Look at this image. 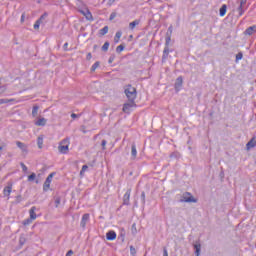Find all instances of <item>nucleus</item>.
I'll use <instances>...</instances> for the list:
<instances>
[{
  "mask_svg": "<svg viewBox=\"0 0 256 256\" xmlns=\"http://www.w3.org/2000/svg\"><path fill=\"white\" fill-rule=\"evenodd\" d=\"M124 93L128 101H135V99H137V89L133 87L131 84L125 86Z\"/></svg>",
  "mask_w": 256,
  "mask_h": 256,
  "instance_id": "f257e3e1",
  "label": "nucleus"
},
{
  "mask_svg": "<svg viewBox=\"0 0 256 256\" xmlns=\"http://www.w3.org/2000/svg\"><path fill=\"white\" fill-rule=\"evenodd\" d=\"M69 138L63 139L59 146H58V151H60V153H62V155H67V153L69 152Z\"/></svg>",
  "mask_w": 256,
  "mask_h": 256,
  "instance_id": "f03ea898",
  "label": "nucleus"
},
{
  "mask_svg": "<svg viewBox=\"0 0 256 256\" xmlns=\"http://www.w3.org/2000/svg\"><path fill=\"white\" fill-rule=\"evenodd\" d=\"M180 203H197V199H195L193 195H191V192H185L182 194Z\"/></svg>",
  "mask_w": 256,
  "mask_h": 256,
  "instance_id": "7ed1b4c3",
  "label": "nucleus"
},
{
  "mask_svg": "<svg viewBox=\"0 0 256 256\" xmlns=\"http://www.w3.org/2000/svg\"><path fill=\"white\" fill-rule=\"evenodd\" d=\"M171 43V35L166 37L165 47L163 50L162 61H167V57H169V44Z\"/></svg>",
  "mask_w": 256,
  "mask_h": 256,
  "instance_id": "20e7f679",
  "label": "nucleus"
},
{
  "mask_svg": "<svg viewBox=\"0 0 256 256\" xmlns=\"http://www.w3.org/2000/svg\"><path fill=\"white\" fill-rule=\"evenodd\" d=\"M133 107H137V104H135V101L128 100V103H125L123 105L122 111L124 113H131V111L133 110Z\"/></svg>",
  "mask_w": 256,
  "mask_h": 256,
  "instance_id": "39448f33",
  "label": "nucleus"
},
{
  "mask_svg": "<svg viewBox=\"0 0 256 256\" xmlns=\"http://www.w3.org/2000/svg\"><path fill=\"white\" fill-rule=\"evenodd\" d=\"M53 177H55V172L50 173L46 178L43 185V191H49V188L51 187V181H53Z\"/></svg>",
  "mask_w": 256,
  "mask_h": 256,
  "instance_id": "423d86ee",
  "label": "nucleus"
},
{
  "mask_svg": "<svg viewBox=\"0 0 256 256\" xmlns=\"http://www.w3.org/2000/svg\"><path fill=\"white\" fill-rule=\"evenodd\" d=\"M12 191H13V182L9 181V182H7V186H5L3 189L4 197H9V195H11Z\"/></svg>",
  "mask_w": 256,
  "mask_h": 256,
  "instance_id": "0eeeda50",
  "label": "nucleus"
},
{
  "mask_svg": "<svg viewBox=\"0 0 256 256\" xmlns=\"http://www.w3.org/2000/svg\"><path fill=\"white\" fill-rule=\"evenodd\" d=\"M106 239L108 241H115V239H117V233H115V231L110 230L106 233Z\"/></svg>",
  "mask_w": 256,
  "mask_h": 256,
  "instance_id": "6e6552de",
  "label": "nucleus"
},
{
  "mask_svg": "<svg viewBox=\"0 0 256 256\" xmlns=\"http://www.w3.org/2000/svg\"><path fill=\"white\" fill-rule=\"evenodd\" d=\"M129 199H131V189H128L123 196V205H129Z\"/></svg>",
  "mask_w": 256,
  "mask_h": 256,
  "instance_id": "1a4fd4ad",
  "label": "nucleus"
},
{
  "mask_svg": "<svg viewBox=\"0 0 256 256\" xmlns=\"http://www.w3.org/2000/svg\"><path fill=\"white\" fill-rule=\"evenodd\" d=\"M254 147H256V138L255 137L250 139V141L246 144L247 151H251V149H253Z\"/></svg>",
  "mask_w": 256,
  "mask_h": 256,
  "instance_id": "9d476101",
  "label": "nucleus"
},
{
  "mask_svg": "<svg viewBox=\"0 0 256 256\" xmlns=\"http://www.w3.org/2000/svg\"><path fill=\"white\" fill-rule=\"evenodd\" d=\"M16 145L19 149H21L22 153H28L29 150H27V144L21 142V141H17Z\"/></svg>",
  "mask_w": 256,
  "mask_h": 256,
  "instance_id": "9b49d317",
  "label": "nucleus"
},
{
  "mask_svg": "<svg viewBox=\"0 0 256 256\" xmlns=\"http://www.w3.org/2000/svg\"><path fill=\"white\" fill-rule=\"evenodd\" d=\"M254 33H256V25L250 26L248 27L245 31H244V35H253Z\"/></svg>",
  "mask_w": 256,
  "mask_h": 256,
  "instance_id": "f8f14e48",
  "label": "nucleus"
},
{
  "mask_svg": "<svg viewBox=\"0 0 256 256\" xmlns=\"http://www.w3.org/2000/svg\"><path fill=\"white\" fill-rule=\"evenodd\" d=\"M87 221H89V214H84L82 216V220L80 222V227H82L83 229H85V226L87 225Z\"/></svg>",
  "mask_w": 256,
  "mask_h": 256,
  "instance_id": "ddd939ff",
  "label": "nucleus"
},
{
  "mask_svg": "<svg viewBox=\"0 0 256 256\" xmlns=\"http://www.w3.org/2000/svg\"><path fill=\"white\" fill-rule=\"evenodd\" d=\"M35 125L37 127H45V125H47V119L45 118H39L36 122Z\"/></svg>",
  "mask_w": 256,
  "mask_h": 256,
  "instance_id": "4468645a",
  "label": "nucleus"
},
{
  "mask_svg": "<svg viewBox=\"0 0 256 256\" xmlns=\"http://www.w3.org/2000/svg\"><path fill=\"white\" fill-rule=\"evenodd\" d=\"M35 211H37V207H35V206H33V207L29 210L30 219H32V221H35V219H37V214L35 213Z\"/></svg>",
  "mask_w": 256,
  "mask_h": 256,
  "instance_id": "2eb2a0df",
  "label": "nucleus"
},
{
  "mask_svg": "<svg viewBox=\"0 0 256 256\" xmlns=\"http://www.w3.org/2000/svg\"><path fill=\"white\" fill-rule=\"evenodd\" d=\"M183 87V77L179 76L175 82V89H181Z\"/></svg>",
  "mask_w": 256,
  "mask_h": 256,
  "instance_id": "dca6fc26",
  "label": "nucleus"
},
{
  "mask_svg": "<svg viewBox=\"0 0 256 256\" xmlns=\"http://www.w3.org/2000/svg\"><path fill=\"white\" fill-rule=\"evenodd\" d=\"M193 247H194V249H195V255H196V256L201 255V243L196 242V243L193 245Z\"/></svg>",
  "mask_w": 256,
  "mask_h": 256,
  "instance_id": "f3484780",
  "label": "nucleus"
},
{
  "mask_svg": "<svg viewBox=\"0 0 256 256\" xmlns=\"http://www.w3.org/2000/svg\"><path fill=\"white\" fill-rule=\"evenodd\" d=\"M139 23H141V20H139V19H136V20H134L133 22H130V23H129V29H130V31H133V29H135L136 26L139 25Z\"/></svg>",
  "mask_w": 256,
  "mask_h": 256,
  "instance_id": "a211bd4d",
  "label": "nucleus"
},
{
  "mask_svg": "<svg viewBox=\"0 0 256 256\" xmlns=\"http://www.w3.org/2000/svg\"><path fill=\"white\" fill-rule=\"evenodd\" d=\"M131 157L132 159L137 158V147L135 146V144H132V147H131Z\"/></svg>",
  "mask_w": 256,
  "mask_h": 256,
  "instance_id": "6ab92c4d",
  "label": "nucleus"
},
{
  "mask_svg": "<svg viewBox=\"0 0 256 256\" xmlns=\"http://www.w3.org/2000/svg\"><path fill=\"white\" fill-rule=\"evenodd\" d=\"M43 135H40L38 136L37 138V146H38V149H43Z\"/></svg>",
  "mask_w": 256,
  "mask_h": 256,
  "instance_id": "aec40b11",
  "label": "nucleus"
},
{
  "mask_svg": "<svg viewBox=\"0 0 256 256\" xmlns=\"http://www.w3.org/2000/svg\"><path fill=\"white\" fill-rule=\"evenodd\" d=\"M219 11H220V17H225V14L227 13V5L226 4L222 5Z\"/></svg>",
  "mask_w": 256,
  "mask_h": 256,
  "instance_id": "412c9836",
  "label": "nucleus"
},
{
  "mask_svg": "<svg viewBox=\"0 0 256 256\" xmlns=\"http://www.w3.org/2000/svg\"><path fill=\"white\" fill-rule=\"evenodd\" d=\"M122 35H123V32H121V31L116 32L115 37H114V43H119V39H121Z\"/></svg>",
  "mask_w": 256,
  "mask_h": 256,
  "instance_id": "4be33fe9",
  "label": "nucleus"
},
{
  "mask_svg": "<svg viewBox=\"0 0 256 256\" xmlns=\"http://www.w3.org/2000/svg\"><path fill=\"white\" fill-rule=\"evenodd\" d=\"M100 35H107L109 33V26H104L102 29L99 31Z\"/></svg>",
  "mask_w": 256,
  "mask_h": 256,
  "instance_id": "5701e85b",
  "label": "nucleus"
},
{
  "mask_svg": "<svg viewBox=\"0 0 256 256\" xmlns=\"http://www.w3.org/2000/svg\"><path fill=\"white\" fill-rule=\"evenodd\" d=\"M237 11L239 13V17H241L243 13H245V6H242L241 4H239Z\"/></svg>",
  "mask_w": 256,
  "mask_h": 256,
  "instance_id": "b1692460",
  "label": "nucleus"
},
{
  "mask_svg": "<svg viewBox=\"0 0 256 256\" xmlns=\"http://www.w3.org/2000/svg\"><path fill=\"white\" fill-rule=\"evenodd\" d=\"M84 15L88 21H93V15L89 10H87L86 13H84Z\"/></svg>",
  "mask_w": 256,
  "mask_h": 256,
  "instance_id": "393cba45",
  "label": "nucleus"
},
{
  "mask_svg": "<svg viewBox=\"0 0 256 256\" xmlns=\"http://www.w3.org/2000/svg\"><path fill=\"white\" fill-rule=\"evenodd\" d=\"M46 17H49V14L45 12L40 18L37 20L39 23H43V21L46 19Z\"/></svg>",
  "mask_w": 256,
  "mask_h": 256,
  "instance_id": "a878e982",
  "label": "nucleus"
},
{
  "mask_svg": "<svg viewBox=\"0 0 256 256\" xmlns=\"http://www.w3.org/2000/svg\"><path fill=\"white\" fill-rule=\"evenodd\" d=\"M100 63L99 61L95 62L92 67H91V72L95 73V71L97 70V68L99 67Z\"/></svg>",
  "mask_w": 256,
  "mask_h": 256,
  "instance_id": "bb28decb",
  "label": "nucleus"
},
{
  "mask_svg": "<svg viewBox=\"0 0 256 256\" xmlns=\"http://www.w3.org/2000/svg\"><path fill=\"white\" fill-rule=\"evenodd\" d=\"M36 178H37V174L32 173L31 175L28 176V181L30 183H33V181H35Z\"/></svg>",
  "mask_w": 256,
  "mask_h": 256,
  "instance_id": "cd10ccee",
  "label": "nucleus"
},
{
  "mask_svg": "<svg viewBox=\"0 0 256 256\" xmlns=\"http://www.w3.org/2000/svg\"><path fill=\"white\" fill-rule=\"evenodd\" d=\"M21 201H23V196L18 195L15 197L14 203H15V205H19V203H21Z\"/></svg>",
  "mask_w": 256,
  "mask_h": 256,
  "instance_id": "c85d7f7f",
  "label": "nucleus"
},
{
  "mask_svg": "<svg viewBox=\"0 0 256 256\" xmlns=\"http://www.w3.org/2000/svg\"><path fill=\"white\" fill-rule=\"evenodd\" d=\"M38 112H39V106H34L32 109V116L37 117Z\"/></svg>",
  "mask_w": 256,
  "mask_h": 256,
  "instance_id": "c756f323",
  "label": "nucleus"
},
{
  "mask_svg": "<svg viewBox=\"0 0 256 256\" xmlns=\"http://www.w3.org/2000/svg\"><path fill=\"white\" fill-rule=\"evenodd\" d=\"M124 50H125V45L121 44V45L117 46L116 53H121Z\"/></svg>",
  "mask_w": 256,
  "mask_h": 256,
  "instance_id": "7c9ffc66",
  "label": "nucleus"
},
{
  "mask_svg": "<svg viewBox=\"0 0 256 256\" xmlns=\"http://www.w3.org/2000/svg\"><path fill=\"white\" fill-rule=\"evenodd\" d=\"M54 199H55V207H59V205H61V197L56 196Z\"/></svg>",
  "mask_w": 256,
  "mask_h": 256,
  "instance_id": "2f4dec72",
  "label": "nucleus"
},
{
  "mask_svg": "<svg viewBox=\"0 0 256 256\" xmlns=\"http://www.w3.org/2000/svg\"><path fill=\"white\" fill-rule=\"evenodd\" d=\"M102 51L107 52L109 51V42H105L102 46Z\"/></svg>",
  "mask_w": 256,
  "mask_h": 256,
  "instance_id": "473e14b6",
  "label": "nucleus"
},
{
  "mask_svg": "<svg viewBox=\"0 0 256 256\" xmlns=\"http://www.w3.org/2000/svg\"><path fill=\"white\" fill-rule=\"evenodd\" d=\"M31 223H33V219L31 218H27L26 220L23 221V225L25 226L31 225Z\"/></svg>",
  "mask_w": 256,
  "mask_h": 256,
  "instance_id": "72a5a7b5",
  "label": "nucleus"
},
{
  "mask_svg": "<svg viewBox=\"0 0 256 256\" xmlns=\"http://www.w3.org/2000/svg\"><path fill=\"white\" fill-rule=\"evenodd\" d=\"M87 169H89V166L83 165V166H82V169H81V171H80V175L83 176L84 173H85V171H87Z\"/></svg>",
  "mask_w": 256,
  "mask_h": 256,
  "instance_id": "f704fd0d",
  "label": "nucleus"
},
{
  "mask_svg": "<svg viewBox=\"0 0 256 256\" xmlns=\"http://www.w3.org/2000/svg\"><path fill=\"white\" fill-rule=\"evenodd\" d=\"M241 59H243V52H239V53L236 55V62H237V61H241Z\"/></svg>",
  "mask_w": 256,
  "mask_h": 256,
  "instance_id": "c9c22d12",
  "label": "nucleus"
},
{
  "mask_svg": "<svg viewBox=\"0 0 256 256\" xmlns=\"http://www.w3.org/2000/svg\"><path fill=\"white\" fill-rule=\"evenodd\" d=\"M20 166L22 167V171H23L24 173H27L28 168H27V166L25 165V163L21 162V163H20Z\"/></svg>",
  "mask_w": 256,
  "mask_h": 256,
  "instance_id": "e433bc0d",
  "label": "nucleus"
},
{
  "mask_svg": "<svg viewBox=\"0 0 256 256\" xmlns=\"http://www.w3.org/2000/svg\"><path fill=\"white\" fill-rule=\"evenodd\" d=\"M130 253H131L132 255H136V254H137V250L135 249V247L130 246Z\"/></svg>",
  "mask_w": 256,
  "mask_h": 256,
  "instance_id": "4c0bfd02",
  "label": "nucleus"
},
{
  "mask_svg": "<svg viewBox=\"0 0 256 256\" xmlns=\"http://www.w3.org/2000/svg\"><path fill=\"white\" fill-rule=\"evenodd\" d=\"M237 3H239V5H242L243 7H245V5H247V0H238Z\"/></svg>",
  "mask_w": 256,
  "mask_h": 256,
  "instance_id": "58836bf2",
  "label": "nucleus"
},
{
  "mask_svg": "<svg viewBox=\"0 0 256 256\" xmlns=\"http://www.w3.org/2000/svg\"><path fill=\"white\" fill-rule=\"evenodd\" d=\"M41 22H39L38 20L35 22L34 24V29H39V27L41 26Z\"/></svg>",
  "mask_w": 256,
  "mask_h": 256,
  "instance_id": "ea45409f",
  "label": "nucleus"
},
{
  "mask_svg": "<svg viewBox=\"0 0 256 256\" xmlns=\"http://www.w3.org/2000/svg\"><path fill=\"white\" fill-rule=\"evenodd\" d=\"M106 145H107V140H102L101 146H102L103 151H105Z\"/></svg>",
  "mask_w": 256,
  "mask_h": 256,
  "instance_id": "a19ab883",
  "label": "nucleus"
},
{
  "mask_svg": "<svg viewBox=\"0 0 256 256\" xmlns=\"http://www.w3.org/2000/svg\"><path fill=\"white\" fill-rule=\"evenodd\" d=\"M5 103H9L8 99H0V105H5Z\"/></svg>",
  "mask_w": 256,
  "mask_h": 256,
  "instance_id": "79ce46f5",
  "label": "nucleus"
},
{
  "mask_svg": "<svg viewBox=\"0 0 256 256\" xmlns=\"http://www.w3.org/2000/svg\"><path fill=\"white\" fill-rule=\"evenodd\" d=\"M171 159H173V157H175L177 159V157H179V153L178 152H173L171 155H170Z\"/></svg>",
  "mask_w": 256,
  "mask_h": 256,
  "instance_id": "37998d69",
  "label": "nucleus"
},
{
  "mask_svg": "<svg viewBox=\"0 0 256 256\" xmlns=\"http://www.w3.org/2000/svg\"><path fill=\"white\" fill-rule=\"evenodd\" d=\"M141 200H142L143 205H145V192L141 193Z\"/></svg>",
  "mask_w": 256,
  "mask_h": 256,
  "instance_id": "c03bdc74",
  "label": "nucleus"
},
{
  "mask_svg": "<svg viewBox=\"0 0 256 256\" xmlns=\"http://www.w3.org/2000/svg\"><path fill=\"white\" fill-rule=\"evenodd\" d=\"M132 233H137V225L136 224L132 225Z\"/></svg>",
  "mask_w": 256,
  "mask_h": 256,
  "instance_id": "a18cd8bd",
  "label": "nucleus"
},
{
  "mask_svg": "<svg viewBox=\"0 0 256 256\" xmlns=\"http://www.w3.org/2000/svg\"><path fill=\"white\" fill-rule=\"evenodd\" d=\"M71 117H72V119H77V117H81V114H75V113H72L71 114Z\"/></svg>",
  "mask_w": 256,
  "mask_h": 256,
  "instance_id": "49530a36",
  "label": "nucleus"
},
{
  "mask_svg": "<svg viewBox=\"0 0 256 256\" xmlns=\"http://www.w3.org/2000/svg\"><path fill=\"white\" fill-rule=\"evenodd\" d=\"M163 256H169V253L167 252V248H163Z\"/></svg>",
  "mask_w": 256,
  "mask_h": 256,
  "instance_id": "de8ad7c7",
  "label": "nucleus"
},
{
  "mask_svg": "<svg viewBox=\"0 0 256 256\" xmlns=\"http://www.w3.org/2000/svg\"><path fill=\"white\" fill-rule=\"evenodd\" d=\"M116 16H117V15H116L115 13H112V14L110 15L109 20H110V21H113Z\"/></svg>",
  "mask_w": 256,
  "mask_h": 256,
  "instance_id": "09e8293b",
  "label": "nucleus"
},
{
  "mask_svg": "<svg viewBox=\"0 0 256 256\" xmlns=\"http://www.w3.org/2000/svg\"><path fill=\"white\" fill-rule=\"evenodd\" d=\"M92 57H93V56H92L91 53L89 52V53L87 54V56H86L87 61H91Z\"/></svg>",
  "mask_w": 256,
  "mask_h": 256,
  "instance_id": "8fccbe9b",
  "label": "nucleus"
},
{
  "mask_svg": "<svg viewBox=\"0 0 256 256\" xmlns=\"http://www.w3.org/2000/svg\"><path fill=\"white\" fill-rule=\"evenodd\" d=\"M73 255V250H69L66 254V256H72Z\"/></svg>",
  "mask_w": 256,
  "mask_h": 256,
  "instance_id": "3c124183",
  "label": "nucleus"
},
{
  "mask_svg": "<svg viewBox=\"0 0 256 256\" xmlns=\"http://www.w3.org/2000/svg\"><path fill=\"white\" fill-rule=\"evenodd\" d=\"M67 47H69V43L66 42V43L64 44V46H63V48H64L65 51H67Z\"/></svg>",
  "mask_w": 256,
  "mask_h": 256,
  "instance_id": "603ef678",
  "label": "nucleus"
},
{
  "mask_svg": "<svg viewBox=\"0 0 256 256\" xmlns=\"http://www.w3.org/2000/svg\"><path fill=\"white\" fill-rule=\"evenodd\" d=\"M25 21V14L21 15V23H23Z\"/></svg>",
  "mask_w": 256,
  "mask_h": 256,
  "instance_id": "864d4df0",
  "label": "nucleus"
},
{
  "mask_svg": "<svg viewBox=\"0 0 256 256\" xmlns=\"http://www.w3.org/2000/svg\"><path fill=\"white\" fill-rule=\"evenodd\" d=\"M114 59H115L114 57H110L108 60V63H113Z\"/></svg>",
  "mask_w": 256,
  "mask_h": 256,
  "instance_id": "5fc2aeb1",
  "label": "nucleus"
},
{
  "mask_svg": "<svg viewBox=\"0 0 256 256\" xmlns=\"http://www.w3.org/2000/svg\"><path fill=\"white\" fill-rule=\"evenodd\" d=\"M168 31H169L170 33H173V27L170 26V27L168 28Z\"/></svg>",
  "mask_w": 256,
  "mask_h": 256,
  "instance_id": "6e6d98bb",
  "label": "nucleus"
},
{
  "mask_svg": "<svg viewBox=\"0 0 256 256\" xmlns=\"http://www.w3.org/2000/svg\"><path fill=\"white\" fill-rule=\"evenodd\" d=\"M0 151H3V146H0Z\"/></svg>",
  "mask_w": 256,
  "mask_h": 256,
  "instance_id": "4d7b16f0",
  "label": "nucleus"
},
{
  "mask_svg": "<svg viewBox=\"0 0 256 256\" xmlns=\"http://www.w3.org/2000/svg\"><path fill=\"white\" fill-rule=\"evenodd\" d=\"M20 243H21V245H23V241L22 240H20Z\"/></svg>",
  "mask_w": 256,
  "mask_h": 256,
  "instance_id": "13d9d810",
  "label": "nucleus"
},
{
  "mask_svg": "<svg viewBox=\"0 0 256 256\" xmlns=\"http://www.w3.org/2000/svg\"><path fill=\"white\" fill-rule=\"evenodd\" d=\"M20 243H21V245H23V241L22 240H20Z\"/></svg>",
  "mask_w": 256,
  "mask_h": 256,
  "instance_id": "bf43d9fd",
  "label": "nucleus"
},
{
  "mask_svg": "<svg viewBox=\"0 0 256 256\" xmlns=\"http://www.w3.org/2000/svg\"><path fill=\"white\" fill-rule=\"evenodd\" d=\"M20 243H21V245H23V241L22 240H20Z\"/></svg>",
  "mask_w": 256,
  "mask_h": 256,
  "instance_id": "052dcab7",
  "label": "nucleus"
},
{
  "mask_svg": "<svg viewBox=\"0 0 256 256\" xmlns=\"http://www.w3.org/2000/svg\"><path fill=\"white\" fill-rule=\"evenodd\" d=\"M35 183H39V180H36Z\"/></svg>",
  "mask_w": 256,
  "mask_h": 256,
  "instance_id": "680f3d73",
  "label": "nucleus"
}]
</instances>
